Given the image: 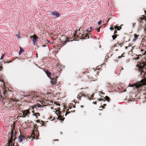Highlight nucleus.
<instances>
[{
	"label": "nucleus",
	"mask_w": 146,
	"mask_h": 146,
	"mask_svg": "<svg viewBox=\"0 0 146 146\" xmlns=\"http://www.w3.org/2000/svg\"><path fill=\"white\" fill-rule=\"evenodd\" d=\"M14 130L12 129V132L11 133V135L10 139L9 141H8L9 145L8 146H11V144L12 142H13L15 139V134L14 133Z\"/></svg>",
	"instance_id": "f257e3e1"
},
{
	"label": "nucleus",
	"mask_w": 146,
	"mask_h": 146,
	"mask_svg": "<svg viewBox=\"0 0 146 146\" xmlns=\"http://www.w3.org/2000/svg\"><path fill=\"white\" fill-rule=\"evenodd\" d=\"M140 82L141 84H137L136 85V87H141L142 86L146 85V78L144 79H142L140 81Z\"/></svg>",
	"instance_id": "f03ea898"
},
{
	"label": "nucleus",
	"mask_w": 146,
	"mask_h": 146,
	"mask_svg": "<svg viewBox=\"0 0 146 146\" xmlns=\"http://www.w3.org/2000/svg\"><path fill=\"white\" fill-rule=\"evenodd\" d=\"M30 38L32 39V40L33 42V43L35 45L36 44V43L37 42V37L36 36L34 35H33L30 36Z\"/></svg>",
	"instance_id": "7ed1b4c3"
},
{
	"label": "nucleus",
	"mask_w": 146,
	"mask_h": 146,
	"mask_svg": "<svg viewBox=\"0 0 146 146\" xmlns=\"http://www.w3.org/2000/svg\"><path fill=\"white\" fill-rule=\"evenodd\" d=\"M27 139V138H26V137L22 136L21 135H19L18 137L19 141L20 142H21L23 140H24Z\"/></svg>",
	"instance_id": "20e7f679"
},
{
	"label": "nucleus",
	"mask_w": 146,
	"mask_h": 146,
	"mask_svg": "<svg viewBox=\"0 0 146 146\" xmlns=\"http://www.w3.org/2000/svg\"><path fill=\"white\" fill-rule=\"evenodd\" d=\"M51 14L52 15L56 16L57 18L59 17L60 16V14L57 11L51 12Z\"/></svg>",
	"instance_id": "39448f33"
},
{
	"label": "nucleus",
	"mask_w": 146,
	"mask_h": 146,
	"mask_svg": "<svg viewBox=\"0 0 146 146\" xmlns=\"http://www.w3.org/2000/svg\"><path fill=\"white\" fill-rule=\"evenodd\" d=\"M23 115L22 117H25L29 113V110L24 111L23 112Z\"/></svg>",
	"instance_id": "423d86ee"
},
{
	"label": "nucleus",
	"mask_w": 146,
	"mask_h": 146,
	"mask_svg": "<svg viewBox=\"0 0 146 146\" xmlns=\"http://www.w3.org/2000/svg\"><path fill=\"white\" fill-rule=\"evenodd\" d=\"M141 84V83L140 82V81L139 82H138L137 83H135V84H131V85H130V87H133V86H135L136 88H139V87H136V85L137 84Z\"/></svg>",
	"instance_id": "0eeeda50"
},
{
	"label": "nucleus",
	"mask_w": 146,
	"mask_h": 146,
	"mask_svg": "<svg viewBox=\"0 0 146 146\" xmlns=\"http://www.w3.org/2000/svg\"><path fill=\"white\" fill-rule=\"evenodd\" d=\"M46 73L48 77L50 78L51 76L50 72L48 71H47Z\"/></svg>",
	"instance_id": "6e6552de"
},
{
	"label": "nucleus",
	"mask_w": 146,
	"mask_h": 146,
	"mask_svg": "<svg viewBox=\"0 0 146 146\" xmlns=\"http://www.w3.org/2000/svg\"><path fill=\"white\" fill-rule=\"evenodd\" d=\"M56 79H53L51 82V83L52 84H54L56 83Z\"/></svg>",
	"instance_id": "1a4fd4ad"
},
{
	"label": "nucleus",
	"mask_w": 146,
	"mask_h": 146,
	"mask_svg": "<svg viewBox=\"0 0 146 146\" xmlns=\"http://www.w3.org/2000/svg\"><path fill=\"white\" fill-rule=\"evenodd\" d=\"M19 48H20V50L19 52V55H20L21 53L23 52L24 51L21 48V47H19Z\"/></svg>",
	"instance_id": "9d476101"
},
{
	"label": "nucleus",
	"mask_w": 146,
	"mask_h": 146,
	"mask_svg": "<svg viewBox=\"0 0 146 146\" xmlns=\"http://www.w3.org/2000/svg\"><path fill=\"white\" fill-rule=\"evenodd\" d=\"M139 35H137L136 34H135L134 35V37H135V39H133V40H135L137 39V37H138V36H139Z\"/></svg>",
	"instance_id": "9b49d317"
},
{
	"label": "nucleus",
	"mask_w": 146,
	"mask_h": 146,
	"mask_svg": "<svg viewBox=\"0 0 146 146\" xmlns=\"http://www.w3.org/2000/svg\"><path fill=\"white\" fill-rule=\"evenodd\" d=\"M105 98L106 101L108 102L109 101L110 99L108 96H106Z\"/></svg>",
	"instance_id": "f8f14e48"
},
{
	"label": "nucleus",
	"mask_w": 146,
	"mask_h": 146,
	"mask_svg": "<svg viewBox=\"0 0 146 146\" xmlns=\"http://www.w3.org/2000/svg\"><path fill=\"white\" fill-rule=\"evenodd\" d=\"M69 40H69V38H66V40L64 41L65 44H66V42H69Z\"/></svg>",
	"instance_id": "ddd939ff"
},
{
	"label": "nucleus",
	"mask_w": 146,
	"mask_h": 146,
	"mask_svg": "<svg viewBox=\"0 0 146 146\" xmlns=\"http://www.w3.org/2000/svg\"><path fill=\"white\" fill-rule=\"evenodd\" d=\"M112 37L113 40H114L117 37V36L116 35L112 36Z\"/></svg>",
	"instance_id": "4468645a"
},
{
	"label": "nucleus",
	"mask_w": 146,
	"mask_h": 146,
	"mask_svg": "<svg viewBox=\"0 0 146 146\" xmlns=\"http://www.w3.org/2000/svg\"><path fill=\"white\" fill-rule=\"evenodd\" d=\"M5 53L4 54L2 55V56L0 58V60H2L3 59L4 56L5 55Z\"/></svg>",
	"instance_id": "2eb2a0df"
},
{
	"label": "nucleus",
	"mask_w": 146,
	"mask_h": 146,
	"mask_svg": "<svg viewBox=\"0 0 146 146\" xmlns=\"http://www.w3.org/2000/svg\"><path fill=\"white\" fill-rule=\"evenodd\" d=\"M16 36L17 37V38H21V36H20V34L19 33L18 34H17L16 35Z\"/></svg>",
	"instance_id": "dca6fc26"
},
{
	"label": "nucleus",
	"mask_w": 146,
	"mask_h": 146,
	"mask_svg": "<svg viewBox=\"0 0 146 146\" xmlns=\"http://www.w3.org/2000/svg\"><path fill=\"white\" fill-rule=\"evenodd\" d=\"M34 114H35V115H36V117L37 116V115L39 116L40 114L39 113H34Z\"/></svg>",
	"instance_id": "f3484780"
},
{
	"label": "nucleus",
	"mask_w": 146,
	"mask_h": 146,
	"mask_svg": "<svg viewBox=\"0 0 146 146\" xmlns=\"http://www.w3.org/2000/svg\"><path fill=\"white\" fill-rule=\"evenodd\" d=\"M32 135H33V136H32L31 137L32 138H33V139H35V135L33 134Z\"/></svg>",
	"instance_id": "a211bd4d"
},
{
	"label": "nucleus",
	"mask_w": 146,
	"mask_h": 146,
	"mask_svg": "<svg viewBox=\"0 0 146 146\" xmlns=\"http://www.w3.org/2000/svg\"><path fill=\"white\" fill-rule=\"evenodd\" d=\"M60 117H58V118H59V119L60 120H62V121H63L64 120V118H60Z\"/></svg>",
	"instance_id": "6ab92c4d"
},
{
	"label": "nucleus",
	"mask_w": 146,
	"mask_h": 146,
	"mask_svg": "<svg viewBox=\"0 0 146 146\" xmlns=\"http://www.w3.org/2000/svg\"><path fill=\"white\" fill-rule=\"evenodd\" d=\"M102 23V21L100 20L98 22V24L99 25L100 24Z\"/></svg>",
	"instance_id": "aec40b11"
},
{
	"label": "nucleus",
	"mask_w": 146,
	"mask_h": 146,
	"mask_svg": "<svg viewBox=\"0 0 146 146\" xmlns=\"http://www.w3.org/2000/svg\"><path fill=\"white\" fill-rule=\"evenodd\" d=\"M86 31L87 32H90L91 31L90 30H88L87 29V30H86Z\"/></svg>",
	"instance_id": "412c9836"
},
{
	"label": "nucleus",
	"mask_w": 146,
	"mask_h": 146,
	"mask_svg": "<svg viewBox=\"0 0 146 146\" xmlns=\"http://www.w3.org/2000/svg\"><path fill=\"white\" fill-rule=\"evenodd\" d=\"M84 36L85 37H87V38H89V37L87 35V34H86V35H85Z\"/></svg>",
	"instance_id": "4be33fe9"
},
{
	"label": "nucleus",
	"mask_w": 146,
	"mask_h": 146,
	"mask_svg": "<svg viewBox=\"0 0 146 146\" xmlns=\"http://www.w3.org/2000/svg\"><path fill=\"white\" fill-rule=\"evenodd\" d=\"M77 30H75V34H74V35H75L77 33Z\"/></svg>",
	"instance_id": "5701e85b"
},
{
	"label": "nucleus",
	"mask_w": 146,
	"mask_h": 146,
	"mask_svg": "<svg viewBox=\"0 0 146 146\" xmlns=\"http://www.w3.org/2000/svg\"><path fill=\"white\" fill-rule=\"evenodd\" d=\"M110 30H113V28L112 27H110Z\"/></svg>",
	"instance_id": "b1692460"
},
{
	"label": "nucleus",
	"mask_w": 146,
	"mask_h": 146,
	"mask_svg": "<svg viewBox=\"0 0 146 146\" xmlns=\"http://www.w3.org/2000/svg\"><path fill=\"white\" fill-rule=\"evenodd\" d=\"M100 27H99V28H98L97 29H98V32H99L100 31V30H99V29H100Z\"/></svg>",
	"instance_id": "393cba45"
},
{
	"label": "nucleus",
	"mask_w": 146,
	"mask_h": 146,
	"mask_svg": "<svg viewBox=\"0 0 146 146\" xmlns=\"http://www.w3.org/2000/svg\"><path fill=\"white\" fill-rule=\"evenodd\" d=\"M114 28L115 29H116V28H117L119 27H118L116 26H114Z\"/></svg>",
	"instance_id": "a878e982"
},
{
	"label": "nucleus",
	"mask_w": 146,
	"mask_h": 146,
	"mask_svg": "<svg viewBox=\"0 0 146 146\" xmlns=\"http://www.w3.org/2000/svg\"><path fill=\"white\" fill-rule=\"evenodd\" d=\"M61 42L62 43V44H65L64 41H62Z\"/></svg>",
	"instance_id": "bb28decb"
},
{
	"label": "nucleus",
	"mask_w": 146,
	"mask_h": 146,
	"mask_svg": "<svg viewBox=\"0 0 146 146\" xmlns=\"http://www.w3.org/2000/svg\"><path fill=\"white\" fill-rule=\"evenodd\" d=\"M117 33V31H115L114 33V34H115V33Z\"/></svg>",
	"instance_id": "cd10ccee"
},
{
	"label": "nucleus",
	"mask_w": 146,
	"mask_h": 146,
	"mask_svg": "<svg viewBox=\"0 0 146 146\" xmlns=\"http://www.w3.org/2000/svg\"><path fill=\"white\" fill-rule=\"evenodd\" d=\"M117 30H120V29H119V28H117Z\"/></svg>",
	"instance_id": "c85d7f7f"
},
{
	"label": "nucleus",
	"mask_w": 146,
	"mask_h": 146,
	"mask_svg": "<svg viewBox=\"0 0 146 146\" xmlns=\"http://www.w3.org/2000/svg\"><path fill=\"white\" fill-rule=\"evenodd\" d=\"M102 99H98V100L99 101H100L101 100H102Z\"/></svg>",
	"instance_id": "c756f323"
},
{
	"label": "nucleus",
	"mask_w": 146,
	"mask_h": 146,
	"mask_svg": "<svg viewBox=\"0 0 146 146\" xmlns=\"http://www.w3.org/2000/svg\"><path fill=\"white\" fill-rule=\"evenodd\" d=\"M122 57V56H119V57H118V58H121Z\"/></svg>",
	"instance_id": "7c9ffc66"
},
{
	"label": "nucleus",
	"mask_w": 146,
	"mask_h": 146,
	"mask_svg": "<svg viewBox=\"0 0 146 146\" xmlns=\"http://www.w3.org/2000/svg\"><path fill=\"white\" fill-rule=\"evenodd\" d=\"M109 20H110V19H108L107 22H108L109 21Z\"/></svg>",
	"instance_id": "2f4dec72"
},
{
	"label": "nucleus",
	"mask_w": 146,
	"mask_h": 146,
	"mask_svg": "<svg viewBox=\"0 0 146 146\" xmlns=\"http://www.w3.org/2000/svg\"><path fill=\"white\" fill-rule=\"evenodd\" d=\"M90 29H92V27H90Z\"/></svg>",
	"instance_id": "473e14b6"
},
{
	"label": "nucleus",
	"mask_w": 146,
	"mask_h": 146,
	"mask_svg": "<svg viewBox=\"0 0 146 146\" xmlns=\"http://www.w3.org/2000/svg\"><path fill=\"white\" fill-rule=\"evenodd\" d=\"M144 30H145V31L146 30V27H145V29H144Z\"/></svg>",
	"instance_id": "72a5a7b5"
},
{
	"label": "nucleus",
	"mask_w": 146,
	"mask_h": 146,
	"mask_svg": "<svg viewBox=\"0 0 146 146\" xmlns=\"http://www.w3.org/2000/svg\"><path fill=\"white\" fill-rule=\"evenodd\" d=\"M1 69H2V68L1 67L0 68V70H1Z\"/></svg>",
	"instance_id": "f704fd0d"
},
{
	"label": "nucleus",
	"mask_w": 146,
	"mask_h": 146,
	"mask_svg": "<svg viewBox=\"0 0 146 146\" xmlns=\"http://www.w3.org/2000/svg\"><path fill=\"white\" fill-rule=\"evenodd\" d=\"M48 42H50L48 40Z\"/></svg>",
	"instance_id": "c9c22d12"
},
{
	"label": "nucleus",
	"mask_w": 146,
	"mask_h": 146,
	"mask_svg": "<svg viewBox=\"0 0 146 146\" xmlns=\"http://www.w3.org/2000/svg\"><path fill=\"white\" fill-rule=\"evenodd\" d=\"M137 66H139V65H137Z\"/></svg>",
	"instance_id": "e433bc0d"
},
{
	"label": "nucleus",
	"mask_w": 146,
	"mask_h": 146,
	"mask_svg": "<svg viewBox=\"0 0 146 146\" xmlns=\"http://www.w3.org/2000/svg\"><path fill=\"white\" fill-rule=\"evenodd\" d=\"M145 13H146V11H145Z\"/></svg>",
	"instance_id": "4c0bfd02"
},
{
	"label": "nucleus",
	"mask_w": 146,
	"mask_h": 146,
	"mask_svg": "<svg viewBox=\"0 0 146 146\" xmlns=\"http://www.w3.org/2000/svg\"><path fill=\"white\" fill-rule=\"evenodd\" d=\"M104 106H106V104H104Z\"/></svg>",
	"instance_id": "58836bf2"
},
{
	"label": "nucleus",
	"mask_w": 146,
	"mask_h": 146,
	"mask_svg": "<svg viewBox=\"0 0 146 146\" xmlns=\"http://www.w3.org/2000/svg\"><path fill=\"white\" fill-rule=\"evenodd\" d=\"M80 30V29H79L78 31H79Z\"/></svg>",
	"instance_id": "ea45409f"
},
{
	"label": "nucleus",
	"mask_w": 146,
	"mask_h": 146,
	"mask_svg": "<svg viewBox=\"0 0 146 146\" xmlns=\"http://www.w3.org/2000/svg\"><path fill=\"white\" fill-rule=\"evenodd\" d=\"M36 56H37V54H36Z\"/></svg>",
	"instance_id": "a19ab883"
},
{
	"label": "nucleus",
	"mask_w": 146,
	"mask_h": 146,
	"mask_svg": "<svg viewBox=\"0 0 146 146\" xmlns=\"http://www.w3.org/2000/svg\"><path fill=\"white\" fill-rule=\"evenodd\" d=\"M102 94H104V93H102Z\"/></svg>",
	"instance_id": "79ce46f5"
}]
</instances>
